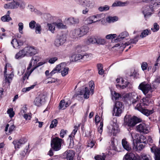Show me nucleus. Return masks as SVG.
Returning <instances> with one entry per match:
<instances>
[{
	"label": "nucleus",
	"instance_id": "obj_39",
	"mask_svg": "<svg viewBox=\"0 0 160 160\" xmlns=\"http://www.w3.org/2000/svg\"><path fill=\"white\" fill-rule=\"evenodd\" d=\"M117 37V35L116 34H111L107 35L106 37V38L107 39H112L115 38Z\"/></svg>",
	"mask_w": 160,
	"mask_h": 160
},
{
	"label": "nucleus",
	"instance_id": "obj_24",
	"mask_svg": "<svg viewBox=\"0 0 160 160\" xmlns=\"http://www.w3.org/2000/svg\"><path fill=\"white\" fill-rule=\"evenodd\" d=\"M117 132L118 127L116 123H114L113 125L110 127L109 132L111 133V135H115Z\"/></svg>",
	"mask_w": 160,
	"mask_h": 160
},
{
	"label": "nucleus",
	"instance_id": "obj_31",
	"mask_svg": "<svg viewBox=\"0 0 160 160\" xmlns=\"http://www.w3.org/2000/svg\"><path fill=\"white\" fill-rule=\"evenodd\" d=\"M45 62H40L38 63L36 66H34L30 70V71L28 72V75H30L32 72L38 67L42 65L45 63Z\"/></svg>",
	"mask_w": 160,
	"mask_h": 160
},
{
	"label": "nucleus",
	"instance_id": "obj_49",
	"mask_svg": "<svg viewBox=\"0 0 160 160\" xmlns=\"http://www.w3.org/2000/svg\"><path fill=\"white\" fill-rule=\"evenodd\" d=\"M36 32L37 33H40L41 30V26L39 24L37 23L35 28Z\"/></svg>",
	"mask_w": 160,
	"mask_h": 160
},
{
	"label": "nucleus",
	"instance_id": "obj_59",
	"mask_svg": "<svg viewBox=\"0 0 160 160\" xmlns=\"http://www.w3.org/2000/svg\"><path fill=\"white\" fill-rule=\"evenodd\" d=\"M148 64L147 62H143L141 65L142 69L144 71L146 70L147 68Z\"/></svg>",
	"mask_w": 160,
	"mask_h": 160
},
{
	"label": "nucleus",
	"instance_id": "obj_34",
	"mask_svg": "<svg viewBox=\"0 0 160 160\" xmlns=\"http://www.w3.org/2000/svg\"><path fill=\"white\" fill-rule=\"evenodd\" d=\"M129 84V82H127V81H125L124 80V82L123 83H122V82H121V84H116V86L118 88V86H119L120 88L123 89L125 88H126V87H128V85Z\"/></svg>",
	"mask_w": 160,
	"mask_h": 160
},
{
	"label": "nucleus",
	"instance_id": "obj_33",
	"mask_svg": "<svg viewBox=\"0 0 160 160\" xmlns=\"http://www.w3.org/2000/svg\"><path fill=\"white\" fill-rule=\"evenodd\" d=\"M47 25L48 27L49 30L52 33H54L55 30L56 25L54 22L52 23H48Z\"/></svg>",
	"mask_w": 160,
	"mask_h": 160
},
{
	"label": "nucleus",
	"instance_id": "obj_63",
	"mask_svg": "<svg viewBox=\"0 0 160 160\" xmlns=\"http://www.w3.org/2000/svg\"><path fill=\"white\" fill-rule=\"evenodd\" d=\"M116 81L117 82V83H118V84H121V82L122 83H123L124 82V80L121 77L117 78L116 80Z\"/></svg>",
	"mask_w": 160,
	"mask_h": 160
},
{
	"label": "nucleus",
	"instance_id": "obj_54",
	"mask_svg": "<svg viewBox=\"0 0 160 160\" xmlns=\"http://www.w3.org/2000/svg\"><path fill=\"white\" fill-rule=\"evenodd\" d=\"M19 26V32L21 33H22V30L23 28V24L22 22H19L18 24Z\"/></svg>",
	"mask_w": 160,
	"mask_h": 160
},
{
	"label": "nucleus",
	"instance_id": "obj_53",
	"mask_svg": "<svg viewBox=\"0 0 160 160\" xmlns=\"http://www.w3.org/2000/svg\"><path fill=\"white\" fill-rule=\"evenodd\" d=\"M36 24V22L34 20H32L29 23V26L31 29H33L35 28Z\"/></svg>",
	"mask_w": 160,
	"mask_h": 160
},
{
	"label": "nucleus",
	"instance_id": "obj_20",
	"mask_svg": "<svg viewBox=\"0 0 160 160\" xmlns=\"http://www.w3.org/2000/svg\"><path fill=\"white\" fill-rule=\"evenodd\" d=\"M66 153V160H73L75 155V152L72 150L67 151Z\"/></svg>",
	"mask_w": 160,
	"mask_h": 160
},
{
	"label": "nucleus",
	"instance_id": "obj_50",
	"mask_svg": "<svg viewBox=\"0 0 160 160\" xmlns=\"http://www.w3.org/2000/svg\"><path fill=\"white\" fill-rule=\"evenodd\" d=\"M65 42L64 41H55L54 44L56 46L59 47L63 45Z\"/></svg>",
	"mask_w": 160,
	"mask_h": 160
},
{
	"label": "nucleus",
	"instance_id": "obj_3",
	"mask_svg": "<svg viewBox=\"0 0 160 160\" xmlns=\"http://www.w3.org/2000/svg\"><path fill=\"white\" fill-rule=\"evenodd\" d=\"M89 86L90 88L91 92L89 90L88 88H85L83 90H80L79 91V94L81 95H83L85 99H88L89 98L90 94L92 95L93 94L94 89V84L93 81H91L89 82Z\"/></svg>",
	"mask_w": 160,
	"mask_h": 160
},
{
	"label": "nucleus",
	"instance_id": "obj_37",
	"mask_svg": "<svg viewBox=\"0 0 160 160\" xmlns=\"http://www.w3.org/2000/svg\"><path fill=\"white\" fill-rule=\"evenodd\" d=\"M112 99L113 100H116L121 97V95L115 92H112Z\"/></svg>",
	"mask_w": 160,
	"mask_h": 160
},
{
	"label": "nucleus",
	"instance_id": "obj_5",
	"mask_svg": "<svg viewBox=\"0 0 160 160\" xmlns=\"http://www.w3.org/2000/svg\"><path fill=\"white\" fill-rule=\"evenodd\" d=\"M123 108V105L122 103L120 102H117L113 107V115L116 116H120Z\"/></svg>",
	"mask_w": 160,
	"mask_h": 160
},
{
	"label": "nucleus",
	"instance_id": "obj_57",
	"mask_svg": "<svg viewBox=\"0 0 160 160\" xmlns=\"http://www.w3.org/2000/svg\"><path fill=\"white\" fill-rule=\"evenodd\" d=\"M118 20V18L116 17H109L108 18V20L109 22H113L117 21Z\"/></svg>",
	"mask_w": 160,
	"mask_h": 160
},
{
	"label": "nucleus",
	"instance_id": "obj_19",
	"mask_svg": "<svg viewBox=\"0 0 160 160\" xmlns=\"http://www.w3.org/2000/svg\"><path fill=\"white\" fill-rule=\"evenodd\" d=\"M123 160H141L138 158H137L132 153L127 154L124 156Z\"/></svg>",
	"mask_w": 160,
	"mask_h": 160
},
{
	"label": "nucleus",
	"instance_id": "obj_25",
	"mask_svg": "<svg viewBox=\"0 0 160 160\" xmlns=\"http://www.w3.org/2000/svg\"><path fill=\"white\" fill-rule=\"evenodd\" d=\"M151 31L150 30L147 29L144 30L141 33V34L140 36L137 35L135 39L139 38V37L142 38L145 37L151 34Z\"/></svg>",
	"mask_w": 160,
	"mask_h": 160
},
{
	"label": "nucleus",
	"instance_id": "obj_38",
	"mask_svg": "<svg viewBox=\"0 0 160 160\" xmlns=\"http://www.w3.org/2000/svg\"><path fill=\"white\" fill-rule=\"evenodd\" d=\"M1 20L2 21L4 22H8L10 21L12 19L11 17H8V16L5 15L1 17Z\"/></svg>",
	"mask_w": 160,
	"mask_h": 160
},
{
	"label": "nucleus",
	"instance_id": "obj_35",
	"mask_svg": "<svg viewBox=\"0 0 160 160\" xmlns=\"http://www.w3.org/2000/svg\"><path fill=\"white\" fill-rule=\"evenodd\" d=\"M86 50V47L85 46L78 45L77 46L76 48V51L78 53H80L82 51H84Z\"/></svg>",
	"mask_w": 160,
	"mask_h": 160
},
{
	"label": "nucleus",
	"instance_id": "obj_43",
	"mask_svg": "<svg viewBox=\"0 0 160 160\" xmlns=\"http://www.w3.org/2000/svg\"><path fill=\"white\" fill-rule=\"evenodd\" d=\"M65 103V102L64 100H62L60 102L59 105V109H64L66 108H65V106H64V104Z\"/></svg>",
	"mask_w": 160,
	"mask_h": 160
},
{
	"label": "nucleus",
	"instance_id": "obj_2",
	"mask_svg": "<svg viewBox=\"0 0 160 160\" xmlns=\"http://www.w3.org/2000/svg\"><path fill=\"white\" fill-rule=\"evenodd\" d=\"M139 88L145 95L146 97L145 98L148 99L152 97V93L154 89L151 87L150 85L143 82L140 84Z\"/></svg>",
	"mask_w": 160,
	"mask_h": 160
},
{
	"label": "nucleus",
	"instance_id": "obj_48",
	"mask_svg": "<svg viewBox=\"0 0 160 160\" xmlns=\"http://www.w3.org/2000/svg\"><path fill=\"white\" fill-rule=\"evenodd\" d=\"M34 85H32L30 87L24 88L22 89V91L23 92H26L29 91L30 90L33 89L34 88Z\"/></svg>",
	"mask_w": 160,
	"mask_h": 160
},
{
	"label": "nucleus",
	"instance_id": "obj_17",
	"mask_svg": "<svg viewBox=\"0 0 160 160\" xmlns=\"http://www.w3.org/2000/svg\"><path fill=\"white\" fill-rule=\"evenodd\" d=\"M40 58L37 56L32 57L30 60L28 66L27 67V70H30L32 66V64H33V66H34L35 64L40 60Z\"/></svg>",
	"mask_w": 160,
	"mask_h": 160
},
{
	"label": "nucleus",
	"instance_id": "obj_55",
	"mask_svg": "<svg viewBox=\"0 0 160 160\" xmlns=\"http://www.w3.org/2000/svg\"><path fill=\"white\" fill-rule=\"evenodd\" d=\"M78 130V127L77 126H75L74 127V129L73 130L72 133L70 136H72L74 137V135H75Z\"/></svg>",
	"mask_w": 160,
	"mask_h": 160
},
{
	"label": "nucleus",
	"instance_id": "obj_7",
	"mask_svg": "<svg viewBox=\"0 0 160 160\" xmlns=\"http://www.w3.org/2000/svg\"><path fill=\"white\" fill-rule=\"evenodd\" d=\"M142 1L143 2L149 3V7L152 12L160 7V0H142Z\"/></svg>",
	"mask_w": 160,
	"mask_h": 160
},
{
	"label": "nucleus",
	"instance_id": "obj_23",
	"mask_svg": "<svg viewBox=\"0 0 160 160\" xmlns=\"http://www.w3.org/2000/svg\"><path fill=\"white\" fill-rule=\"evenodd\" d=\"M129 35L128 32L127 31H124L121 33L118 36L116 39L114 40H119L120 39H123L129 37Z\"/></svg>",
	"mask_w": 160,
	"mask_h": 160
},
{
	"label": "nucleus",
	"instance_id": "obj_26",
	"mask_svg": "<svg viewBox=\"0 0 160 160\" xmlns=\"http://www.w3.org/2000/svg\"><path fill=\"white\" fill-rule=\"evenodd\" d=\"M26 56L25 52L24 51V48L20 50L15 55V58L17 59H20Z\"/></svg>",
	"mask_w": 160,
	"mask_h": 160
},
{
	"label": "nucleus",
	"instance_id": "obj_40",
	"mask_svg": "<svg viewBox=\"0 0 160 160\" xmlns=\"http://www.w3.org/2000/svg\"><path fill=\"white\" fill-rule=\"evenodd\" d=\"M27 108L26 106H23L20 112L19 113L20 115H23L26 114L27 112Z\"/></svg>",
	"mask_w": 160,
	"mask_h": 160
},
{
	"label": "nucleus",
	"instance_id": "obj_28",
	"mask_svg": "<svg viewBox=\"0 0 160 160\" xmlns=\"http://www.w3.org/2000/svg\"><path fill=\"white\" fill-rule=\"evenodd\" d=\"M122 144L124 149L127 151H129L131 150V147L128 142L124 139H123L122 140Z\"/></svg>",
	"mask_w": 160,
	"mask_h": 160
},
{
	"label": "nucleus",
	"instance_id": "obj_10",
	"mask_svg": "<svg viewBox=\"0 0 160 160\" xmlns=\"http://www.w3.org/2000/svg\"><path fill=\"white\" fill-rule=\"evenodd\" d=\"M66 64L65 62L61 63L57 66V68L59 72H61V74L63 77L65 76L68 74L69 68L66 67Z\"/></svg>",
	"mask_w": 160,
	"mask_h": 160
},
{
	"label": "nucleus",
	"instance_id": "obj_9",
	"mask_svg": "<svg viewBox=\"0 0 160 160\" xmlns=\"http://www.w3.org/2000/svg\"><path fill=\"white\" fill-rule=\"evenodd\" d=\"M11 9L17 8L19 7L21 8H23L25 6V4L22 0H13L10 2Z\"/></svg>",
	"mask_w": 160,
	"mask_h": 160
},
{
	"label": "nucleus",
	"instance_id": "obj_62",
	"mask_svg": "<svg viewBox=\"0 0 160 160\" xmlns=\"http://www.w3.org/2000/svg\"><path fill=\"white\" fill-rule=\"evenodd\" d=\"M18 141L21 144H22V145L24 144L26 142H27V139L23 138L20 139Z\"/></svg>",
	"mask_w": 160,
	"mask_h": 160
},
{
	"label": "nucleus",
	"instance_id": "obj_22",
	"mask_svg": "<svg viewBox=\"0 0 160 160\" xmlns=\"http://www.w3.org/2000/svg\"><path fill=\"white\" fill-rule=\"evenodd\" d=\"M67 22L70 24H78L79 22V19L78 18L70 17L67 19Z\"/></svg>",
	"mask_w": 160,
	"mask_h": 160
},
{
	"label": "nucleus",
	"instance_id": "obj_56",
	"mask_svg": "<svg viewBox=\"0 0 160 160\" xmlns=\"http://www.w3.org/2000/svg\"><path fill=\"white\" fill-rule=\"evenodd\" d=\"M58 58L57 57H55L51 58L48 61V62L51 64L54 63L55 61L58 60Z\"/></svg>",
	"mask_w": 160,
	"mask_h": 160
},
{
	"label": "nucleus",
	"instance_id": "obj_8",
	"mask_svg": "<svg viewBox=\"0 0 160 160\" xmlns=\"http://www.w3.org/2000/svg\"><path fill=\"white\" fill-rule=\"evenodd\" d=\"M89 28L88 26H83L80 28L75 30V33L77 37H81L86 34Z\"/></svg>",
	"mask_w": 160,
	"mask_h": 160
},
{
	"label": "nucleus",
	"instance_id": "obj_64",
	"mask_svg": "<svg viewBox=\"0 0 160 160\" xmlns=\"http://www.w3.org/2000/svg\"><path fill=\"white\" fill-rule=\"evenodd\" d=\"M23 117L26 120H30L31 118V116L27 113L24 114Z\"/></svg>",
	"mask_w": 160,
	"mask_h": 160
},
{
	"label": "nucleus",
	"instance_id": "obj_36",
	"mask_svg": "<svg viewBox=\"0 0 160 160\" xmlns=\"http://www.w3.org/2000/svg\"><path fill=\"white\" fill-rule=\"evenodd\" d=\"M54 23L58 29H66L67 26L61 22H54Z\"/></svg>",
	"mask_w": 160,
	"mask_h": 160
},
{
	"label": "nucleus",
	"instance_id": "obj_29",
	"mask_svg": "<svg viewBox=\"0 0 160 160\" xmlns=\"http://www.w3.org/2000/svg\"><path fill=\"white\" fill-rule=\"evenodd\" d=\"M105 43V41H87V43L88 45L92 44L103 45Z\"/></svg>",
	"mask_w": 160,
	"mask_h": 160
},
{
	"label": "nucleus",
	"instance_id": "obj_16",
	"mask_svg": "<svg viewBox=\"0 0 160 160\" xmlns=\"http://www.w3.org/2000/svg\"><path fill=\"white\" fill-rule=\"evenodd\" d=\"M137 131L144 134H147L149 132V130L146 125L145 123H141L136 126Z\"/></svg>",
	"mask_w": 160,
	"mask_h": 160
},
{
	"label": "nucleus",
	"instance_id": "obj_13",
	"mask_svg": "<svg viewBox=\"0 0 160 160\" xmlns=\"http://www.w3.org/2000/svg\"><path fill=\"white\" fill-rule=\"evenodd\" d=\"M26 56H31L38 53L37 50L35 48L32 46H28L24 48Z\"/></svg>",
	"mask_w": 160,
	"mask_h": 160
},
{
	"label": "nucleus",
	"instance_id": "obj_18",
	"mask_svg": "<svg viewBox=\"0 0 160 160\" xmlns=\"http://www.w3.org/2000/svg\"><path fill=\"white\" fill-rule=\"evenodd\" d=\"M129 2L128 1L123 2L120 1H117L114 2L112 4V7H122L124 6L129 4Z\"/></svg>",
	"mask_w": 160,
	"mask_h": 160
},
{
	"label": "nucleus",
	"instance_id": "obj_4",
	"mask_svg": "<svg viewBox=\"0 0 160 160\" xmlns=\"http://www.w3.org/2000/svg\"><path fill=\"white\" fill-rule=\"evenodd\" d=\"M63 140L58 137L53 138L51 141V146L55 151H58L61 149Z\"/></svg>",
	"mask_w": 160,
	"mask_h": 160
},
{
	"label": "nucleus",
	"instance_id": "obj_32",
	"mask_svg": "<svg viewBox=\"0 0 160 160\" xmlns=\"http://www.w3.org/2000/svg\"><path fill=\"white\" fill-rule=\"evenodd\" d=\"M82 59L84 61H88L91 59L92 58V55L91 54H85L83 55H82Z\"/></svg>",
	"mask_w": 160,
	"mask_h": 160
},
{
	"label": "nucleus",
	"instance_id": "obj_45",
	"mask_svg": "<svg viewBox=\"0 0 160 160\" xmlns=\"http://www.w3.org/2000/svg\"><path fill=\"white\" fill-rule=\"evenodd\" d=\"M7 112L8 114L9 115V116L11 117V118H12L14 116V113L12 108H10L8 109Z\"/></svg>",
	"mask_w": 160,
	"mask_h": 160
},
{
	"label": "nucleus",
	"instance_id": "obj_60",
	"mask_svg": "<svg viewBox=\"0 0 160 160\" xmlns=\"http://www.w3.org/2000/svg\"><path fill=\"white\" fill-rule=\"evenodd\" d=\"M66 36L65 34H62L60 35L58 40H66Z\"/></svg>",
	"mask_w": 160,
	"mask_h": 160
},
{
	"label": "nucleus",
	"instance_id": "obj_52",
	"mask_svg": "<svg viewBox=\"0 0 160 160\" xmlns=\"http://www.w3.org/2000/svg\"><path fill=\"white\" fill-rule=\"evenodd\" d=\"M103 127V121H102V122H100V125H99V127L98 128V132L101 134L102 133V132Z\"/></svg>",
	"mask_w": 160,
	"mask_h": 160
},
{
	"label": "nucleus",
	"instance_id": "obj_6",
	"mask_svg": "<svg viewBox=\"0 0 160 160\" xmlns=\"http://www.w3.org/2000/svg\"><path fill=\"white\" fill-rule=\"evenodd\" d=\"M141 121L140 118L135 116L128 118H127L126 116L124 118V121L126 123V124L130 127L134 126L137 123L140 122Z\"/></svg>",
	"mask_w": 160,
	"mask_h": 160
},
{
	"label": "nucleus",
	"instance_id": "obj_58",
	"mask_svg": "<svg viewBox=\"0 0 160 160\" xmlns=\"http://www.w3.org/2000/svg\"><path fill=\"white\" fill-rule=\"evenodd\" d=\"M67 131L66 130H64V129H62L61 131L60 135V137L62 138L64 137V135L66 134Z\"/></svg>",
	"mask_w": 160,
	"mask_h": 160
},
{
	"label": "nucleus",
	"instance_id": "obj_14",
	"mask_svg": "<svg viewBox=\"0 0 160 160\" xmlns=\"http://www.w3.org/2000/svg\"><path fill=\"white\" fill-rule=\"evenodd\" d=\"M7 64H6L4 68V74L5 79L4 80V81L5 82V83H8L9 85L10 83L12 80V78L13 77L14 74L12 72L9 74H6L7 70Z\"/></svg>",
	"mask_w": 160,
	"mask_h": 160
},
{
	"label": "nucleus",
	"instance_id": "obj_21",
	"mask_svg": "<svg viewBox=\"0 0 160 160\" xmlns=\"http://www.w3.org/2000/svg\"><path fill=\"white\" fill-rule=\"evenodd\" d=\"M11 44L15 48H19L23 44L22 41H12Z\"/></svg>",
	"mask_w": 160,
	"mask_h": 160
},
{
	"label": "nucleus",
	"instance_id": "obj_11",
	"mask_svg": "<svg viewBox=\"0 0 160 160\" xmlns=\"http://www.w3.org/2000/svg\"><path fill=\"white\" fill-rule=\"evenodd\" d=\"M128 96L129 100L134 106L139 101L141 98L134 92L129 93Z\"/></svg>",
	"mask_w": 160,
	"mask_h": 160
},
{
	"label": "nucleus",
	"instance_id": "obj_61",
	"mask_svg": "<svg viewBox=\"0 0 160 160\" xmlns=\"http://www.w3.org/2000/svg\"><path fill=\"white\" fill-rule=\"evenodd\" d=\"M57 66L55 68H54L52 71L50 73L49 75H50V77L52 76L56 73L59 72H58V70L57 69Z\"/></svg>",
	"mask_w": 160,
	"mask_h": 160
},
{
	"label": "nucleus",
	"instance_id": "obj_46",
	"mask_svg": "<svg viewBox=\"0 0 160 160\" xmlns=\"http://www.w3.org/2000/svg\"><path fill=\"white\" fill-rule=\"evenodd\" d=\"M142 158L143 160H152L151 157L148 155L143 154L142 155Z\"/></svg>",
	"mask_w": 160,
	"mask_h": 160
},
{
	"label": "nucleus",
	"instance_id": "obj_12",
	"mask_svg": "<svg viewBox=\"0 0 160 160\" xmlns=\"http://www.w3.org/2000/svg\"><path fill=\"white\" fill-rule=\"evenodd\" d=\"M45 96L42 94H40L36 97L34 101V105L39 107L43 104L45 101Z\"/></svg>",
	"mask_w": 160,
	"mask_h": 160
},
{
	"label": "nucleus",
	"instance_id": "obj_47",
	"mask_svg": "<svg viewBox=\"0 0 160 160\" xmlns=\"http://www.w3.org/2000/svg\"><path fill=\"white\" fill-rule=\"evenodd\" d=\"M159 28V25L157 23H155L154 24L153 27L151 29L154 32H157Z\"/></svg>",
	"mask_w": 160,
	"mask_h": 160
},
{
	"label": "nucleus",
	"instance_id": "obj_51",
	"mask_svg": "<svg viewBox=\"0 0 160 160\" xmlns=\"http://www.w3.org/2000/svg\"><path fill=\"white\" fill-rule=\"evenodd\" d=\"M94 158L96 160H105V156L104 155L101 156L98 155L95 157Z\"/></svg>",
	"mask_w": 160,
	"mask_h": 160
},
{
	"label": "nucleus",
	"instance_id": "obj_27",
	"mask_svg": "<svg viewBox=\"0 0 160 160\" xmlns=\"http://www.w3.org/2000/svg\"><path fill=\"white\" fill-rule=\"evenodd\" d=\"M82 55L80 54H73L70 57V59L72 62H75L82 59Z\"/></svg>",
	"mask_w": 160,
	"mask_h": 160
},
{
	"label": "nucleus",
	"instance_id": "obj_42",
	"mask_svg": "<svg viewBox=\"0 0 160 160\" xmlns=\"http://www.w3.org/2000/svg\"><path fill=\"white\" fill-rule=\"evenodd\" d=\"M13 143L14 145L15 148V149L19 148L20 147L21 145L19 141L15 140L13 142Z\"/></svg>",
	"mask_w": 160,
	"mask_h": 160
},
{
	"label": "nucleus",
	"instance_id": "obj_1",
	"mask_svg": "<svg viewBox=\"0 0 160 160\" xmlns=\"http://www.w3.org/2000/svg\"><path fill=\"white\" fill-rule=\"evenodd\" d=\"M137 103L136 105L135 106V109L138 110L147 116L153 113L154 111L153 110H149L145 108V106H147L149 105L148 99L143 98L140 102L139 101Z\"/></svg>",
	"mask_w": 160,
	"mask_h": 160
},
{
	"label": "nucleus",
	"instance_id": "obj_30",
	"mask_svg": "<svg viewBox=\"0 0 160 160\" xmlns=\"http://www.w3.org/2000/svg\"><path fill=\"white\" fill-rule=\"evenodd\" d=\"M94 16H90L88 18L85 20V23L87 24H91L93 22H95L98 21V20H95Z\"/></svg>",
	"mask_w": 160,
	"mask_h": 160
},
{
	"label": "nucleus",
	"instance_id": "obj_41",
	"mask_svg": "<svg viewBox=\"0 0 160 160\" xmlns=\"http://www.w3.org/2000/svg\"><path fill=\"white\" fill-rule=\"evenodd\" d=\"M110 7L108 5H105L104 6H101L98 8V10L100 11H107L109 9Z\"/></svg>",
	"mask_w": 160,
	"mask_h": 160
},
{
	"label": "nucleus",
	"instance_id": "obj_44",
	"mask_svg": "<svg viewBox=\"0 0 160 160\" xmlns=\"http://www.w3.org/2000/svg\"><path fill=\"white\" fill-rule=\"evenodd\" d=\"M58 124V121L56 119H54L53 120L51 123V124L50 126V128H52L55 127Z\"/></svg>",
	"mask_w": 160,
	"mask_h": 160
},
{
	"label": "nucleus",
	"instance_id": "obj_15",
	"mask_svg": "<svg viewBox=\"0 0 160 160\" xmlns=\"http://www.w3.org/2000/svg\"><path fill=\"white\" fill-rule=\"evenodd\" d=\"M78 4L83 6L92 8L94 5L92 0H75Z\"/></svg>",
	"mask_w": 160,
	"mask_h": 160
}]
</instances>
